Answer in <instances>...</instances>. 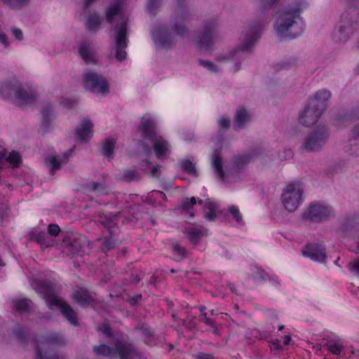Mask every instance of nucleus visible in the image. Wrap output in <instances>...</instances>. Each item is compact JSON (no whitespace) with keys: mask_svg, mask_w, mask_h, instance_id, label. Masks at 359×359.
Returning <instances> with one entry per match:
<instances>
[{"mask_svg":"<svg viewBox=\"0 0 359 359\" xmlns=\"http://www.w3.org/2000/svg\"><path fill=\"white\" fill-rule=\"evenodd\" d=\"M174 250L182 256H184L186 254V250L182 247L175 245Z\"/></svg>","mask_w":359,"mask_h":359,"instance_id":"nucleus-43","label":"nucleus"},{"mask_svg":"<svg viewBox=\"0 0 359 359\" xmlns=\"http://www.w3.org/2000/svg\"><path fill=\"white\" fill-rule=\"evenodd\" d=\"M61 163L59 158L53 156L48 157L46 160V166L49 168V171L52 175L60 168Z\"/></svg>","mask_w":359,"mask_h":359,"instance_id":"nucleus-20","label":"nucleus"},{"mask_svg":"<svg viewBox=\"0 0 359 359\" xmlns=\"http://www.w3.org/2000/svg\"><path fill=\"white\" fill-rule=\"evenodd\" d=\"M229 212L232 215L233 218L235 219V221L239 224H243V220L242 215L239 210V209L234 205L229 206L228 208Z\"/></svg>","mask_w":359,"mask_h":359,"instance_id":"nucleus-24","label":"nucleus"},{"mask_svg":"<svg viewBox=\"0 0 359 359\" xmlns=\"http://www.w3.org/2000/svg\"><path fill=\"white\" fill-rule=\"evenodd\" d=\"M107 18L109 22L116 21L119 22L118 33L116 39V58L120 61L126 57V53L123 50L127 46L126 39V22L124 20L121 11V3L120 1L111 6L107 12Z\"/></svg>","mask_w":359,"mask_h":359,"instance_id":"nucleus-2","label":"nucleus"},{"mask_svg":"<svg viewBox=\"0 0 359 359\" xmlns=\"http://www.w3.org/2000/svg\"><path fill=\"white\" fill-rule=\"evenodd\" d=\"M72 102L71 100H69V101L68 102V103L65 104H64V106H65V107H69V106H70V105H72Z\"/></svg>","mask_w":359,"mask_h":359,"instance_id":"nucleus-53","label":"nucleus"},{"mask_svg":"<svg viewBox=\"0 0 359 359\" xmlns=\"http://www.w3.org/2000/svg\"><path fill=\"white\" fill-rule=\"evenodd\" d=\"M0 94L4 99L13 98L19 106H22L33 100L32 95L23 90L17 83H2L0 86Z\"/></svg>","mask_w":359,"mask_h":359,"instance_id":"nucleus-6","label":"nucleus"},{"mask_svg":"<svg viewBox=\"0 0 359 359\" xmlns=\"http://www.w3.org/2000/svg\"><path fill=\"white\" fill-rule=\"evenodd\" d=\"M332 212L330 207L323 203H316L307 208L304 216L311 220L318 221L329 217Z\"/></svg>","mask_w":359,"mask_h":359,"instance_id":"nucleus-9","label":"nucleus"},{"mask_svg":"<svg viewBox=\"0 0 359 359\" xmlns=\"http://www.w3.org/2000/svg\"><path fill=\"white\" fill-rule=\"evenodd\" d=\"M31 302L27 299H15L13 301L14 309L20 312H24L29 308Z\"/></svg>","mask_w":359,"mask_h":359,"instance_id":"nucleus-22","label":"nucleus"},{"mask_svg":"<svg viewBox=\"0 0 359 359\" xmlns=\"http://www.w3.org/2000/svg\"><path fill=\"white\" fill-rule=\"evenodd\" d=\"M350 271L356 276H359V258L351 261L348 264Z\"/></svg>","mask_w":359,"mask_h":359,"instance_id":"nucleus-31","label":"nucleus"},{"mask_svg":"<svg viewBox=\"0 0 359 359\" xmlns=\"http://www.w3.org/2000/svg\"><path fill=\"white\" fill-rule=\"evenodd\" d=\"M199 64L201 66H203L204 67L207 68L210 71H212V72L217 71L215 66L210 61L199 60Z\"/></svg>","mask_w":359,"mask_h":359,"instance_id":"nucleus-36","label":"nucleus"},{"mask_svg":"<svg viewBox=\"0 0 359 359\" xmlns=\"http://www.w3.org/2000/svg\"><path fill=\"white\" fill-rule=\"evenodd\" d=\"M284 326L283 325H280L279 326L278 329L279 330H282L283 329Z\"/></svg>","mask_w":359,"mask_h":359,"instance_id":"nucleus-56","label":"nucleus"},{"mask_svg":"<svg viewBox=\"0 0 359 359\" xmlns=\"http://www.w3.org/2000/svg\"><path fill=\"white\" fill-rule=\"evenodd\" d=\"M303 255L313 261L323 262L325 259L324 250L315 245H309L303 250Z\"/></svg>","mask_w":359,"mask_h":359,"instance_id":"nucleus-12","label":"nucleus"},{"mask_svg":"<svg viewBox=\"0 0 359 359\" xmlns=\"http://www.w3.org/2000/svg\"><path fill=\"white\" fill-rule=\"evenodd\" d=\"M330 98V93L326 90H321L309 100L308 104H309L312 110L316 109L319 111L323 112L325 109L326 102Z\"/></svg>","mask_w":359,"mask_h":359,"instance_id":"nucleus-10","label":"nucleus"},{"mask_svg":"<svg viewBox=\"0 0 359 359\" xmlns=\"http://www.w3.org/2000/svg\"><path fill=\"white\" fill-rule=\"evenodd\" d=\"M326 348L332 353L335 354V355H339L343 347L341 344H339L338 343H336L334 341H329L326 344Z\"/></svg>","mask_w":359,"mask_h":359,"instance_id":"nucleus-26","label":"nucleus"},{"mask_svg":"<svg viewBox=\"0 0 359 359\" xmlns=\"http://www.w3.org/2000/svg\"><path fill=\"white\" fill-rule=\"evenodd\" d=\"M353 135L354 138L359 139V125L354 128L353 131Z\"/></svg>","mask_w":359,"mask_h":359,"instance_id":"nucleus-46","label":"nucleus"},{"mask_svg":"<svg viewBox=\"0 0 359 359\" xmlns=\"http://www.w3.org/2000/svg\"><path fill=\"white\" fill-rule=\"evenodd\" d=\"M4 3L11 6H18L22 5L26 0H3Z\"/></svg>","mask_w":359,"mask_h":359,"instance_id":"nucleus-37","label":"nucleus"},{"mask_svg":"<svg viewBox=\"0 0 359 359\" xmlns=\"http://www.w3.org/2000/svg\"><path fill=\"white\" fill-rule=\"evenodd\" d=\"M219 125L222 128H227L229 126V119L225 117L221 118L219 121Z\"/></svg>","mask_w":359,"mask_h":359,"instance_id":"nucleus-39","label":"nucleus"},{"mask_svg":"<svg viewBox=\"0 0 359 359\" xmlns=\"http://www.w3.org/2000/svg\"><path fill=\"white\" fill-rule=\"evenodd\" d=\"M83 79L85 88L97 95L102 97L109 93L107 82L102 76L88 72L84 74Z\"/></svg>","mask_w":359,"mask_h":359,"instance_id":"nucleus-7","label":"nucleus"},{"mask_svg":"<svg viewBox=\"0 0 359 359\" xmlns=\"http://www.w3.org/2000/svg\"><path fill=\"white\" fill-rule=\"evenodd\" d=\"M36 239L37 241L43 247H49L53 245V241L47 238L44 234H39Z\"/></svg>","mask_w":359,"mask_h":359,"instance_id":"nucleus-29","label":"nucleus"},{"mask_svg":"<svg viewBox=\"0 0 359 359\" xmlns=\"http://www.w3.org/2000/svg\"><path fill=\"white\" fill-rule=\"evenodd\" d=\"M204 309H205V308H204V306H201V307L200 308L201 311L203 313V310H204Z\"/></svg>","mask_w":359,"mask_h":359,"instance_id":"nucleus-57","label":"nucleus"},{"mask_svg":"<svg viewBox=\"0 0 359 359\" xmlns=\"http://www.w3.org/2000/svg\"><path fill=\"white\" fill-rule=\"evenodd\" d=\"M99 330L104 332L106 334H109L110 332L109 327L105 324L100 327Z\"/></svg>","mask_w":359,"mask_h":359,"instance_id":"nucleus-44","label":"nucleus"},{"mask_svg":"<svg viewBox=\"0 0 359 359\" xmlns=\"http://www.w3.org/2000/svg\"><path fill=\"white\" fill-rule=\"evenodd\" d=\"M186 233L189 239L193 243H197L200 238L206 234L205 231L196 228L187 229Z\"/></svg>","mask_w":359,"mask_h":359,"instance_id":"nucleus-17","label":"nucleus"},{"mask_svg":"<svg viewBox=\"0 0 359 359\" xmlns=\"http://www.w3.org/2000/svg\"><path fill=\"white\" fill-rule=\"evenodd\" d=\"M138 132L142 137L152 139L154 150L158 158L165 156L170 153L169 143L161 137L155 136V123L149 116L142 117Z\"/></svg>","mask_w":359,"mask_h":359,"instance_id":"nucleus-3","label":"nucleus"},{"mask_svg":"<svg viewBox=\"0 0 359 359\" xmlns=\"http://www.w3.org/2000/svg\"><path fill=\"white\" fill-rule=\"evenodd\" d=\"M196 204V198L191 197L187 198L182 203V208L184 210H189Z\"/></svg>","mask_w":359,"mask_h":359,"instance_id":"nucleus-32","label":"nucleus"},{"mask_svg":"<svg viewBox=\"0 0 359 359\" xmlns=\"http://www.w3.org/2000/svg\"><path fill=\"white\" fill-rule=\"evenodd\" d=\"M196 359H215L214 357L210 354L201 353L196 356Z\"/></svg>","mask_w":359,"mask_h":359,"instance_id":"nucleus-41","label":"nucleus"},{"mask_svg":"<svg viewBox=\"0 0 359 359\" xmlns=\"http://www.w3.org/2000/svg\"><path fill=\"white\" fill-rule=\"evenodd\" d=\"M100 24V20L96 15L90 16L88 20L89 29H95Z\"/></svg>","mask_w":359,"mask_h":359,"instance_id":"nucleus-30","label":"nucleus"},{"mask_svg":"<svg viewBox=\"0 0 359 359\" xmlns=\"http://www.w3.org/2000/svg\"><path fill=\"white\" fill-rule=\"evenodd\" d=\"M291 341V337L290 335H285L284 337H283V344L285 345H287L290 344Z\"/></svg>","mask_w":359,"mask_h":359,"instance_id":"nucleus-48","label":"nucleus"},{"mask_svg":"<svg viewBox=\"0 0 359 359\" xmlns=\"http://www.w3.org/2000/svg\"><path fill=\"white\" fill-rule=\"evenodd\" d=\"M203 320L207 325H213L212 321L209 318L207 317V315L205 313H203Z\"/></svg>","mask_w":359,"mask_h":359,"instance_id":"nucleus-45","label":"nucleus"},{"mask_svg":"<svg viewBox=\"0 0 359 359\" xmlns=\"http://www.w3.org/2000/svg\"><path fill=\"white\" fill-rule=\"evenodd\" d=\"M268 4H272L275 2L276 0H265Z\"/></svg>","mask_w":359,"mask_h":359,"instance_id":"nucleus-54","label":"nucleus"},{"mask_svg":"<svg viewBox=\"0 0 359 359\" xmlns=\"http://www.w3.org/2000/svg\"><path fill=\"white\" fill-rule=\"evenodd\" d=\"M21 161V156L16 151L11 152L7 158V161L14 167H18Z\"/></svg>","mask_w":359,"mask_h":359,"instance_id":"nucleus-25","label":"nucleus"},{"mask_svg":"<svg viewBox=\"0 0 359 359\" xmlns=\"http://www.w3.org/2000/svg\"><path fill=\"white\" fill-rule=\"evenodd\" d=\"M0 265H4V264H3V263H1V262H0Z\"/></svg>","mask_w":359,"mask_h":359,"instance_id":"nucleus-60","label":"nucleus"},{"mask_svg":"<svg viewBox=\"0 0 359 359\" xmlns=\"http://www.w3.org/2000/svg\"><path fill=\"white\" fill-rule=\"evenodd\" d=\"M151 174L153 177H158V168L157 167L152 168L151 170Z\"/></svg>","mask_w":359,"mask_h":359,"instance_id":"nucleus-47","label":"nucleus"},{"mask_svg":"<svg viewBox=\"0 0 359 359\" xmlns=\"http://www.w3.org/2000/svg\"><path fill=\"white\" fill-rule=\"evenodd\" d=\"M299 11L297 8L286 9L281 11L276 19L275 28L280 39H294L303 31L299 23Z\"/></svg>","mask_w":359,"mask_h":359,"instance_id":"nucleus-1","label":"nucleus"},{"mask_svg":"<svg viewBox=\"0 0 359 359\" xmlns=\"http://www.w3.org/2000/svg\"><path fill=\"white\" fill-rule=\"evenodd\" d=\"M257 38H258V36L254 37L253 39L252 40V41L250 42V43L252 44L253 43H255V41L257 40Z\"/></svg>","mask_w":359,"mask_h":359,"instance_id":"nucleus-55","label":"nucleus"},{"mask_svg":"<svg viewBox=\"0 0 359 359\" xmlns=\"http://www.w3.org/2000/svg\"><path fill=\"white\" fill-rule=\"evenodd\" d=\"M34 289L41 294L50 309L58 307L60 309L63 316L72 324L76 323V316L74 311L66 304L63 303L62 300L55 295L52 287L49 285L41 284L34 285Z\"/></svg>","mask_w":359,"mask_h":359,"instance_id":"nucleus-4","label":"nucleus"},{"mask_svg":"<svg viewBox=\"0 0 359 359\" xmlns=\"http://www.w3.org/2000/svg\"><path fill=\"white\" fill-rule=\"evenodd\" d=\"M303 189L300 184L291 183L283 189L280 201L283 206L289 212L295 211L303 200Z\"/></svg>","mask_w":359,"mask_h":359,"instance_id":"nucleus-5","label":"nucleus"},{"mask_svg":"<svg viewBox=\"0 0 359 359\" xmlns=\"http://www.w3.org/2000/svg\"><path fill=\"white\" fill-rule=\"evenodd\" d=\"M351 34L349 30L344 31L342 29L339 30V33L338 35H336L337 39L338 41H345Z\"/></svg>","mask_w":359,"mask_h":359,"instance_id":"nucleus-35","label":"nucleus"},{"mask_svg":"<svg viewBox=\"0 0 359 359\" xmlns=\"http://www.w3.org/2000/svg\"><path fill=\"white\" fill-rule=\"evenodd\" d=\"M13 34L14 36L19 41L22 40L23 39V34L21 29L17 27H14L12 29Z\"/></svg>","mask_w":359,"mask_h":359,"instance_id":"nucleus-38","label":"nucleus"},{"mask_svg":"<svg viewBox=\"0 0 359 359\" xmlns=\"http://www.w3.org/2000/svg\"><path fill=\"white\" fill-rule=\"evenodd\" d=\"M248 120L249 116L244 109L238 110L236 115V123L238 127H241Z\"/></svg>","mask_w":359,"mask_h":359,"instance_id":"nucleus-23","label":"nucleus"},{"mask_svg":"<svg viewBox=\"0 0 359 359\" xmlns=\"http://www.w3.org/2000/svg\"><path fill=\"white\" fill-rule=\"evenodd\" d=\"M325 136L323 133H316L309 136L304 143V148L307 151H317L325 143Z\"/></svg>","mask_w":359,"mask_h":359,"instance_id":"nucleus-13","label":"nucleus"},{"mask_svg":"<svg viewBox=\"0 0 359 359\" xmlns=\"http://www.w3.org/2000/svg\"><path fill=\"white\" fill-rule=\"evenodd\" d=\"M243 49H244V50H248V47H245Z\"/></svg>","mask_w":359,"mask_h":359,"instance_id":"nucleus-59","label":"nucleus"},{"mask_svg":"<svg viewBox=\"0 0 359 359\" xmlns=\"http://www.w3.org/2000/svg\"><path fill=\"white\" fill-rule=\"evenodd\" d=\"M124 179L127 181H133L137 178V173L135 170H127L123 176Z\"/></svg>","mask_w":359,"mask_h":359,"instance_id":"nucleus-33","label":"nucleus"},{"mask_svg":"<svg viewBox=\"0 0 359 359\" xmlns=\"http://www.w3.org/2000/svg\"><path fill=\"white\" fill-rule=\"evenodd\" d=\"M72 298L76 302L83 305L89 304L93 301L86 291H76L72 294Z\"/></svg>","mask_w":359,"mask_h":359,"instance_id":"nucleus-18","label":"nucleus"},{"mask_svg":"<svg viewBox=\"0 0 359 359\" xmlns=\"http://www.w3.org/2000/svg\"><path fill=\"white\" fill-rule=\"evenodd\" d=\"M48 230V233L53 236H57L60 231V229L57 224H49Z\"/></svg>","mask_w":359,"mask_h":359,"instance_id":"nucleus-34","label":"nucleus"},{"mask_svg":"<svg viewBox=\"0 0 359 359\" xmlns=\"http://www.w3.org/2000/svg\"><path fill=\"white\" fill-rule=\"evenodd\" d=\"M152 197L155 199H163L165 198V194L161 191H154L152 192Z\"/></svg>","mask_w":359,"mask_h":359,"instance_id":"nucleus-40","label":"nucleus"},{"mask_svg":"<svg viewBox=\"0 0 359 359\" xmlns=\"http://www.w3.org/2000/svg\"><path fill=\"white\" fill-rule=\"evenodd\" d=\"M114 144L115 140L113 139H108L103 144L102 153L106 158L110 159L112 157Z\"/></svg>","mask_w":359,"mask_h":359,"instance_id":"nucleus-21","label":"nucleus"},{"mask_svg":"<svg viewBox=\"0 0 359 359\" xmlns=\"http://www.w3.org/2000/svg\"><path fill=\"white\" fill-rule=\"evenodd\" d=\"M212 166L221 180H224V173L222 165V159L217 152H215L211 158Z\"/></svg>","mask_w":359,"mask_h":359,"instance_id":"nucleus-16","label":"nucleus"},{"mask_svg":"<svg viewBox=\"0 0 359 359\" xmlns=\"http://www.w3.org/2000/svg\"><path fill=\"white\" fill-rule=\"evenodd\" d=\"M322 114L323 112L319 111L316 109L312 110L309 104H308L300 114L299 122L304 126L313 125Z\"/></svg>","mask_w":359,"mask_h":359,"instance_id":"nucleus-11","label":"nucleus"},{"mask_svg":"<svg viewBox=\"0 0 359 359\" xmlns=\"http://www.w3.org/2000/svg\"><path fill=\"white\" fill-rule=\"evenodd\" d=\"M243 161H245V160H244V158H243V157H238L237 158H236V160H235V163H236V166H237V167H239L240 163H241V162H243Z\"/></svg>","mask_w":359,"mask_h":359,"instance_id":"nucleus-49","label":"nucleus"},{"mask_svg":"<svg viewBox=\"0 0 359 359\" xmlns=\"http://www.w3.org/2000/svg\"><path fill=\"white\" fill-rule=\"evenodd\" d=\"M0 43L4 44V46L8 45V41L6 36L4 33H1V32H0Z\"/></svg>","mask_w":359,"mask_h":359,"instance_id":"nucleus-42","label":"nucleus"},{"mask_svg":"<svg viewBox=\"0 0 359 359\" xmlns=\"http://www.w3.org/2000/svg\"><path fill=\"white\" fill-rule=\"evenodd\" d=\"M5 151L4 149L0 148V159L3 158L5 156Z\"/></svg>","mask_w":359,"mask_h":359,"instance_id":"nucleus-50","label":"nucleus"},{"mask_svg":"<svg viewBox=\"0 0 359 359\" xmlns=\"http://www.w3.org/2000/svg\"><path fill=\"white\" fill-rule=\"evenodd\" d=\"M93 123L88 119L83 120L78 127L76 134L81 140H87L92 136Z\"/></svg>","mask_w":359,"mask_h":359,"instance_id":"nucleus-15","label":"nucleus"},{"mask_svg":"<svg viewBox=\"0 0 359 359\" xmlns=\"http://www.w3.org/2000/svg\"><path fill=\"white\" fill-rule=\"evenodd\" d=\"M182 166L184 170L190 175H195L196 173L195 165L188 160L183 161Z\"/></svg>","mask_w":359,"mask_h":359,"instance_id":"nucleus-28","label":"nucleus"},{"mask_svg":"<svg viewBox=\"0 0 359 359\" xmlns=\"http://www.w3.org/2000/svg\"><path fill=\"white\" fill-rule=\"evenodd\" d=\"M36 357H37V359H43V358L41 355L39 351H37V352H36Z\"/></svg>","mask_w":359,"mask_h":359,"instance_id":"nucleus-52","label":"nucleus"},{"mask_svg":"<svg viewBox=\"0 0 359 359\" xmlns=\"http://www.w3.org/2000/svg\"><path fill=\"white\" fill-rule=\"evenodd\" d=\"M79 53L81 58L88 64L95 63V56L91 46L87 42H82L79 48Z\"/></svg>","mask_w":359,"mask_h":359,"instance_id":"nucleus-14","label":"nucleus"},{"mask_svg":"<svg viewBox=\"0 0 359 359\" xmlns=\"http://www.w3.org/2000/svg\"><path fill=\"white\" fill-rule=\"evenodd\" d=\"M93 189L95 190H97L99 192H102V190L99 189L97 184H95V183L93 184Z\"/></svg>","mask_w":359,"mask_h":359,"instance_id":"nucleus-51","label":"nucleus"},{"mask_svg":"<svg viewBox=\"0 0 359 359\" xmlns=\"http://www.w3.org/2000/svg\"><path fill=\"white\" fill-rule=\"evenodd\" d=\"M212 36L210 33H205L202 36L201 39L198 43V48L202 50L208 48L210 46V43L211 41Z\"/></svg>","mask_w":359,"mask_h":359,"instance_id":"nucleus-27","label":"nucleus"},{"mask_svg":"<svg viewBox=\"0 0 359 359\" xmlns=\"http://www.w3.org/2000/svg\"><path fill=\"white\" fill-rule=\"evenodd\" d=\"M116 350H114L104 344H101L95 346L93 350L99 355L111 356L113 355H118L120 359H133L134 354L133 352L124 347V346L119 343L117 344Z\"/></svg>","mask_w":359,"mask_h":359,"instance_id":"nucleus-8","label":"nucleus"},{"mask_svg":"<svg viewBox=\"0 0 359 359\" xmlns=\"http://www.w3.org/2000/svg\"><path fill=\"white\" fill-rule=\"evenodd\" d=\"M205 205V217L208 220H213L215 217V210L217 208V206L215 203L212 201L210 199L205 200L204 203Z\"/></svg>","mask_w":359,"mask_h":359,"instance_id":"nucleus-19","label":"nucleus"},{"mask_svg":"<svg viewBox=\"0 0 359 359\" xmlns=\"http://www.w3.org/2000/svg\"><path fill=\"white\" fill-rule=\"evenodd\" d=\"M194 213H193V212H190V216H191V217H194Z\"/></svg>","mask_w":359,"mask_h":359,"instance_id":"nucleus-58","label":"nucleus"}]
</instances>
